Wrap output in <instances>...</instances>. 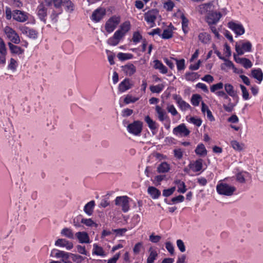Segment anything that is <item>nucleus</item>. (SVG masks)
Masks as SVG:
<instances>
[{
  "instance_id": "ddd939ff",
  "label": "nucleus",
  "mask_w": 263,
  "mask_h": 263,
  "mask_svg": "<svg viewBox=\"0 0 263 263\" xmlns=\"http://www.w3.org/2000/svg\"><path fill=\"white\" fill-rule=\"evenodd\" d=\"M106 14V10L103 8H99L95 10L92 15L91 19L95 22H99Z\"/></svg>"
},
{
  "instance_id": "3c124183",
  "label": "nucleus",
  "mask_w": 263,
  "mask_h": 263,
  "mask_svg": "<svg viewBox=\"0 0 263 263\" xmlns=\"http://www.w3.org/2000/svg\"><path fill=\"white\" fill-rule=\"evenodd\" d=\"M231 145L234 149L237 151H241L243 146L242 144H240L237 141H232L231 142Z\"/></svg>"
},
{
  "instance_id": "603ef678",
  "label": "nucleus",
  "mask_w": 263,
  "mask_h": 263,
  "mask_svg": "<svg viewBox=\"0 0 263 263\" xmlns=\"http://www.w3.org/2000/svg\"><path fill=\"white\" fill-rule=\"evenodd\" d=\"M71 259L76 263H80L84 259V258L81 255L71 253Z\"/></svg>"
},
{
  "instance_id": "bb28decb",
  "label": "nucleus",
  "mask_w": 263,
  "mask_h": 263,
  "mask_svg": "<svg viewBox=\"0 0 263 263\" xmlns=\"http://www.w3.org/2000/svg\"><path fill=\"white\" fill-rule=\"evenodd\" d=\"M195 153L200 156H205L207 155V151L203 144H198L195 150Z\"/></svg>"
},
{
  "instance_id": "338daca9",
  "label": "nucleus",
  "mask_w": 263,
  "mask_h": 263,
  "mask_svg": "<svg viewBox=\"0 0 263 263\" xmlns=\"http://www.w3.org/2000/svg\"><path fill=\"white\" fill-rule=\"evenodd\" d=\"M174 156L176 158L178 159H180L182 158L183 154L182 151L180 148L175 149L174 150Z\"/></svg>"
},
{
  "instance_id": "f3484780",
  "label": "nucleus",
  "mask_w": 263,
  "mask_h": 263,
  "mask_svg": "<svg viewBox=\"0 0 263 263\" xmlns=\"http://www.w3.org/2000/svg\"><path fill=\"white\" fill-rule=\"evenodd\" d=\"M76 237L80 243H89L90 239L88 234L86 232H78L75 234Z\"/></svg>"
},
{
  "instance_id": "7c9ffc66",
  "label": "nucleus",
  "mask_w": 263,
  "mask_h": 263,
  "mask_svg": "<svg viewBox=\"0 0 263 263\" xmlns=\"http://www.w3.org/2000/svg\"><path fill=\"white\" fill-rule=\"evenodd\" d=\"M95 205V201L93 200L90 201L88 202L84 208V212L88 215H91L93 212V209Z\"/></svg>"
},
{
  "instance_id": "6e6552de",
  "label": "nucleus",
  "mask_w": 263,
  "mask_h": 263,
  "mask_svg": "<svg viewBox=\"0 0 263 263\" xmlns=\"http://www.w3.org/2000/svg\"><path fill=\"white\" fill-rule=\"evenodd\" d=\"M235 49L238 55H242L245 52H250L251 51L252 44L249 41L243 42L241 45L236 43Z\"/></svg>"
},
{
  "instance_id": "9b49d317",
  "label": "nucleus",
  "mask_w": 263,
  "mask_h": 263,
  "mask_svg": "<svg viewBox=\"0 0 263 263\" xmlns=\"http://www.w3.org/2000/svg\"><path fill=\"white\" fill-rule=\"evenodd\" d=\"M19 29L23 34L26 35L29 38L35 39L37 37L38 33L33 29L29 28L25 26H20Z\"/></svg>"
},
{
  "instance_id": "dca6fc26",
  "label": "nucleus",
  "mask_w": 263,
  "mask_h": 263,
  "mask_svg": "<svg viewBox=\"0 0 263 263\" xmlns=\"http://www.w3.org/2000/svg\"><path fill=\"white\" fill-rule=\"evenodd\" d=\"M221 17V14L219 12H213L209 14L207 16V23L209 25L216 24Z\"/></svg>"
},
{
  "instance_id": "2f4dec72",
  "label": "nucleus",
  "mask_w": 263,
  "mask_h": 263,
  "mask_svg": "<svg viewBox=\"0 0 263 263\" xmlns=\"http://www.w3.org/2000/svg\"><path fill=\"white\" fill-rule=\"evenodd\" d=\"M93 254L101 256H104L106 255L104 251L101 247L99 246L96 243H95L93 245Z\"/></svg>"
},
{
  "instance_id": "37998d69",
  "label": "nucleus",
  "mask_w": 263,
  "mask_h": 263,
  "mask_svg": "<svg viewBox=\"0 0 263 263\" xmlns=\"http://www.w3.org/2000/svg\"><path fill=\"white\" fill-rule=\"evenodd\" d=\"M82 223L85 224L88 227L95 226L96 228L98 227V224L96 223L91 219L82 218L81 221Z\"/></svg>"
},
{
  "instance_id": "f03ea898",
  "label": "nucleus",
  "mask_w": 263,
  "mask_h": 263,
  "mask_svg": "<svg viewBox=\"0 0 263 263\" xmlns=\"http://www.w3.org/2000/svg\"><path fill=\"white\" fill-rule=\"evenodd\" d=\"M142 122L140 121H135L129 124L127 126L128 132L134 136H139L142 130Z\"/></svg>"
},
{
  "instance_id": "c9c22d12",
  "label": "nucleus",
  "mask_w": 263,
  "mask_h": 263,
  "mask_svg": "<svg viewBox=\"0 0 263 263\" xmlns=\"http://www.w3.org/2000/svg\"><path fill=\"white\" fill-rule=\"evenodd\" d=\"M175 184L178 185V192L181 193H184L186 191V187L184 182L180 180H176L175 181Z\"/></svg>"
},
{
  "instance_id": "6ab92c4d",
  "label": "nucleus",
  "mask_w": 263,
  "mask_h": 263,
  "mask_svg": "<svg viewBox=\"0 0 263 263\" xmlns=\"http://www.w3.org/2000/svg\"><path fill=\"white\" fill-rule=\"evenodd\" d=\"M155 110L157 114V117L161 122H163L168 118L165 110L160 106L157 105L155 107Z\"/></svg>"
},
{
  "instance_id": "473e14b6",
  "label": "nucleus",
  "mask_w": 263,
  "mask_h": 263,
  "mask_svg": "<svg viewBox=\"0 0 263 263\" xmlns=\"http://www.w3.org/2000/svg\"><path fill=\"white\" fill-rule=\"evenodd\" d=\"M170 170V165L165 162H162L157 167V171L160 173H166Z\"/></svg>"
},
{
  "instance_id": "20e7f679",
  "label": "nucleus",
  "mask_w": 263,
  "mask_h": 263,
  "mask_svg": "<svg viewBox=\"0 0 263 263\" xmlns=\"http://www.w3.org/2000/svg\"><path fill=\"white\" fill-rule=\"evenodd\" d=\"M129 198L126 196H118L115 200V204L121 206L123 212L126 213L129 210Z\"/></svg>"
},
{
  "instance_id": "a211bd4d",
  "label": "nucleus",
  "mask_w": 263,
  "mask_h": 263,
  "mask_svg": "<svg viewBox=\"0 0 263 263\" xmlns=\"http://www.w3.org/2000/svg\"><path fill=\"white\" fill-rule=\"evenodd\" d=\"M55 245L61 247L65 248L67 250L71 249L73 247L72 242L67 240L65 239H58L55 242Z\"/></svg>"
},
{
  "instance_id": "49530a36",
  "label": "nucleus",
  "mask_w": 263,
  "mask_h": 263,
  "mask_svg": "<svg viewBox=\"0 0 263 263\" xmlns=\"http://www.w3.org/2000/svg\"><path fill=\"white\" fill-rule=\"evenodd\" d=\"M130 24L129 22L126 21L123 23L120 26V29L124 34L130 29Z\"/></svg>"
},
{
  "instance_id": "774afa93",
  "label": "nucleus",
  "mask_w": 263,
  "mask_h": 263,
  "mask_svg": "<svg viewBox=\"0 0 263 263\" xmlns=\"http://www.w3.org/2000/svg\"><path fill=\"white\" fill-rule=\"evenodd\" d=\"M77 251L79 253H80L81 254L85 255H87V252L86 251L85 247L84 246H82L81 245H78L77 246Z\"/></svg>"
},
{
  "instance_id": "09e8293b",
  "label": "nucleus",
  "mask_w": 263,
  "mask_h": 263,
  "mask_svg": "<svg viewBox=\"0 0 263 263\" xmlns=\"http://www.w3.org/2000/svg\"><path fill=\"white\" fill-rule=\"evenodd\" d=\"M201 98L199 95H193L191 98V102L194 106H198L199 104Z\"/></svg>"
},
{
  "instance_id": "052dcab7",
  "label": "nucleus",
  "mask_w": 263,
  "mask_h": 263,
  "mask_svg": "<svg viewBox=\"0 0 263 263\" xmlns=\"http://www.w3.org/2000/svg\"><path fill=\"white\" fill-rule=\"evenodd\" d=\"M0 53L6 54L7 50L4 41L3 39H0Z\"/></svg>"
},
{
  "instance_id": "b1692460",
  "label": "nucleus",
  "mask_w": 263,
  "mask_h": 263,
  "mask_svg": "<svg viewBox=\"0 0 263 263\" xmlns=\"http://www.w3.org/2000/svg\"><path fill=\"white\" fill-rule=\"evenodd\" d=\"M251 76L256 79L259 83L263 80V72L261 69H254L251 70Z\"/></svg>"
},
{
  "instance_id": "412c9836",
  "label": "nucleus",
  "mask_w": 263,
  "mask_h": 263,
  "mask_svg": "<svg viewBox=\"0 0 263 263\" xmlns=\"http://www.w3.org/2000/svg\"><path fill=\"white\" fill-rule=\"evenodd\" d=\"M122 69L126 75L131 76L136 71V67L132 63H128L122 66Z\"/></svg>"
},
{
  "instance_id": "7ed1b4c3",
  "label": "nucleus",
  "mask_w": 263,
  "mask_h": 263,
  "mask_svg": "<svg viewBox=\"0 0 263 263\" xmlns=\"http://www.w3.org/2000/svg\"><path fill=\"white\" fill-rule=\"evenodd\" d=\"M4 31L7 36V37L12 42V43L18 44L20 43L21 40L18 34L12 28L9 26H6L5 27Z\"/></svg>"
},
{
  "instance_id": "79ce46f5",
  "label": "nucleus",
  "mask_w": 263,
  "mask_h": 263,
  "mask_svg": "<svg viewBox=\"0 0 263 263\" xmlns=\"http://www.w3.org/2000/svg\"><path fill=\"white\" fill-rule=\"evenodd\" d=\"M164 88V85L162 84L157 85L151 86L149 89L153 93H160Z\"/></svg>"
},
{
  "instance_id": "ea45409f",
  "label": "nucleus",
  "mask_w": 263,
  "mask_h": 263,
  "mask_svg": "<svg viewBox=\"0 0 263 263\" xmlns=\"http://www.w3.org/2000/svg\"><path fill=\"white\" fill-rule=\"evenodd\" d=\"M133 57V55L130 53L119 52L117 54V58L119 59V60L122 61L131 59Z\"/></svg>"
},
{
  "instance_id": "4be33fe9",
  "label": "nucleus",
  "mask_w": 263,
  "mask_h": 263,
  "mask_svg": "<svg viewBox=\"0 0 263 263\" xmlns=\"http://www.w3.org/2000/svg\"><path fill=\"white\" fill-rule=\"evenodd\" d=\"M213 6L212 3H204L200 5L197 8V10L201 14H205L209 11H210Z\"/></svg>"
},
{
  "instance_id": "393cba45",
  "label": "nucleus",
  "mask_w": 263,
  "mask_h": 263,
  "mask_svg": "<svg viewBox=\"0 0 263 263\" xmlns=\"http://www.w3.org/2000/svg\"><path fill=\"white\" fill-rule=\"evenodd\" d=\"M132 84L128 79H125L121 82L119 85V90L121 92H124L132 87Z\"/></svg>"
},
{
  "instance_id": "5701e85b",
  "label": "nucleus",
  "mask_w": 263,
  "mask_h": 263,
  "mask_svg": "<svg viewBox=\"0 0 263 263\" xmlns=\"http://www.w3.org/2000/svg\"><path fill=\"white\" fill-rule=\"evenodd\" d=\"M10 52L13 54L17 55L22 54L24 53V50L21 47L14 45L11 42L8 43Z\"/></svg>"
},
{
  "instance_id": "4d7b16f0",
  "label": "nucleus",
  "mask_w": 263,
  "mask_h": 263,
  "mask_svg": "<svg viewBox=\"0 0 263 263\" xmlns=\"http://www.w3.org/2000/svg\"><path fill=\"white\" fill-rule=\"evenodd\" d=\"M176 190L175 187H172L168 189H165L163 191V196L164 197H168L174 192Z\"/></svg>"
},
{
  "instance_id": "e433bc0d",
  "label": "nucleus",
  "mask_w": 263,
  "mask_h": 263,
  "mask_svg": "<svg viewBox=\"0 0 263 263\" xmlns=\"http://www.w3.org/2000/svg\"><path fill=\"white\" fill-rule=\"evenodd\" d=\"M61 234L69 239H73L74 235L72 231L69 228H64L61 231Z\"/></svg>"
},
{
  "instance_id": "5fc2aeb1",
  "label": "nucleus",
  "mask_w": 263,
  "mask_h": 263,
  "mask_svg": "<svg viewBox=\"0 0 263 263\" xmlns=\"http://www.w3.org/2000/svg\"><path fill=\"white\" fill-rule=\"evenodd\" d=\"M17 62L13 58H11L10 60V63L8 65V68L13 71H14L16 69Z\"/></svg>"
},
{
  "instance_id": "de8ad7c7",
  "label": "nucleus",
  "mask_w": 263,
  "mask_h": 263,
  "mask_svg": "<svg viewBox=\"0 0 263 263\" xmlns=\"http://www.w3.org/2000/svg\"><path fill=\"white\" fill-rule=\"evenodd\" d=\"M239 86L242 91L243 99L245 100H248L249 99V93L246 87L242 84H240Z\"/></svg>"
},
{
  "instance_id": "cd10ccee",
  "label": "nucleus",
  "mask_w": 263,
  "mask_h": 263,
  "mask_svg": "<svg viewBox=\"0 0 263 263\" xmlns=\"http://www.w3.org/2000/svg\"><path fill=\"white\" fill-rule=\"evenodd\" d=\"M144 120L151 130H156L158 128L156 122L151 119L149 116H146L145 117Z\"/></svg>"
},
{
  "instance_id": "9d476101",
  "label": "nucleus",
  "mask_w": 263,
  "mask_h": 263,
  "mask_svg": "<svg viewBox=\"0 0 263 263\" xmlns=\"http://www.w3.org/2000/svg\"><path fill=\"white\" fill-rule=\"evenodd\" d=\"M12 17L16 21L23 23L28 20V14L24 11L15 10L12 12Z\"/></svg>"
},
{
  "instance_id": "58836bf2",
  "label": "nucleus",
  "mask_w": 263,
  "mask_h": 263,
  "mask_svg": "<svg viewBox=\"0 0 263 263\" xmlns=\"http://www.w3.org/2000/svg\"><path fill=\"white\" fill-rule=\"evenodd\" d=\"M149 251L150 254L147 259L146 262L147 263H153L156 259L158 254L156 251L153 250L151 249H150Z\"/></svg>"
},
{
  "instance_id": "f257e3e1",
  "label": "nucleus",
  "mask_w": 263,
  "mask_h": 263,
  "mask_svg": "<svg viewBox=\"0 0 263 263\" xmlns=\"http://www.w3.org/2000/svg\"><path fill=\"white\" fill-rule=\"evenodd\" d=\"M236 190L235 186L226 183H220L216 186V191L221 195L231 196L233 195Z\"/></svg>"
},
{
  "instance_id": "c03bdc74",
  "label": "nucleus",
  "mask_w": 263,
  "mask_h": 263,
  "mask_svg": "<svg viewBox=\"0 0 263 263\" xmlns=\"http://www.w3.org/2000/svg\"><path fill=\"white\" fill-rule=\"evenodd\" d=\"M172 59L176 62L178 70H181L184 69L185 60L184 59H181L180 60H178L175 58H173Z\"/></svg>"
},
{
  "instance_id": "0e129e2a",
  "label": "nucleus",
  "mask_w": 263,
  "mask_h": 263,
  "mask_svg": "<svg viewBox=\"0 0 263 263\" xmlns=\"http://www.w3.org/2000/svg\"><path fill=\"white\" fill-rule=\"evenodd\" d=\"M174 7V4L171 1H168L164 3V7L168 11H171Z\"/></svg>"
},
{
  "instance_id": "680f3d73",
  "label": "nucleus",
  "mask_w": 263,
  "mask_h": 263,
  "mask_svg": "<svg viewBox=\"0 0 263 263\" xmlns=\"http://www.w3.org/2000/svg\"><path fill=\"white\" fill-rule=\"evenodd\" d=\"M241 65H242L243 66L247 69L251 68L252 66V63L251 61L249 59L245 58L243 60Z\"/></svg>"
},
{
  "instance_id": "69168bd1",
  "label": "nucleus",
  "mask_w": 263,
  "mask_h": 263,
  "mask_svg": "<svg viewBox=\"0 0 263 263\" xmlns=\"http://www.w3.org/2000/svg\"><path fill=\"white\" fill-rule=\"evenodd\" d=\"M167 110L168 112L171 113L173 116H176L178 114V112L173 105L167 106Z\"/></svg>"
},
{
  "instance_id": "f8f14e48",
  "label": "nucleus",
  "mask_w": 263,
  "mask_h": 263,
  "mask_svg": "<svg viewBox=\"0 0 263 263\" xmlns=\"http://www.w3.org/2000/svg\"><path fill=\"white\" fill-rule=\"evenodd\" d=\"M54 256L57 258H61L62 261L64 263H72L69 259L71 258V253L63 251L56 250Z\"/></svg>"
},
{
  "instance_id": "2eb2a0df",
  "label": "nucleus",
  "mask_w": 263,
  "mask_h": 263,
  "mask_svg": "<svg viewBox=\"0 0 263 263\" xmlns=\"http://www.w3.org/2000/svg\"><path fill=\"white\" fill-rule=\"evenodd\" d=\"M37 14L40 19L44 23H46L45 17L47 14V8L43 4H40L37 8Z\"/></svg>"
},
{
  "instance_id": "a19ab883",
  "label": "nucleus",
  "mask_w": 263,
  "mask_h": 263,
  "mask_svg": "<svg viewBox=\"0 0 263 263\" xmlns=\"http://www.w3.org/2000/svg\"><path fill=\"white\" fill-rule=\"evenodd\" d=\"M161 36L163 39H169L172 38L173 36L172 30L170 28L164 29Z\"/></svg>"
},
{
  "instance_id": "0eeeda50",
  "label": "nucleus",
  "mask_w": 263,
  "mask_h": 263,
  "mask_svg": "<svg viewBox=\"0 0 263 263\" xmlns=\"http://www.w3.org/2000/svg\"><path fill=\"white\" fill-rule=\"evenodd\" d=\"M173 133L177 136L186 137L189 135L190 131L184 123H182L175 127L173 129Z\"/></svg>"
},
{
  "instance_id": "864d4df0",
  "label": "nucleus",
  "mask_w": 263,
  "mask_h": 263,
  "mask_svg": "<svg viewBox=\"0 0 263 263\" xmlns=\"http://www.w3.org/2000/svg\"><path fill=\"white\" fill-rule=\"evenodd\" d=\"M142 39V36L141 35V34L138 32H135L133 33V41L134 43H138Z\"/></svg>"
},
{
  "instance_id": "6e6d98bb",
  "label": "nucleus",
  "mask_w": 263,
  "mask_h": 263,
  "mask_svg": "<svg viewBox=\"0 0 263 263\" xmlns=\"http://www.w3.org/2000/svg\"><path fill=\"white\" fill-rule=\"evenodd\" d=\"M223 84L222 82H219L217 84L213 85L211 87V91L213 92H215L216 90L221 89L223 88Z\"/></svg>"
},
{
  "instance_id": "c756f323",
  "label": "nucleus",
  "mask_w": 263,
  "mask_h": 263,
  "mask_svg": "<svg viewBox=\"0 0 263 263\" xmlns=\"http://www.w3.org/2000/svg\"><path fill=\"white\" fill-rule=\"evenodd\" d=\"M148 193L154 199L158 198L160 195V192L159 190L153 186H149L147 190Z\"/></svg>"
},
{
  "instance_id": "13d9d810",
  "label": "nucleus",
  "mask_w": 263,
  "mask_h": 263,
  "mask_svg": "<svg viewBox=\"0 0 263 263\" xmlns=\"http://www.w3.org/2000/svg\"><path fill=\"white\" fill-rule=\"evenodd\" d=\"M124 35V32H122L121 30H118L115 32L113 36L120 42Z\"/></svg>"
},
{
  "instance_id": "c85d7f7f",
  "label": "nucleus",
  "mask_w": 263,
  "mask_h": 263,
  "mask_svg": "<svg viewBox=\"0 0 263 263\" xmlns=\"http://www.w3.org/2000/svg\"><path fill=\"white\" fill-rule=\"evenodd\" d=\"M154 68L159 69L162 73H166L167 72V68L159 60H156L154 61Z\"/></svg>"
},
{
  "instance_id": "8fccbe9b",
  "label": "nucleus",
  "mask_w": 263,
  "mask_h": 263,
  "mask_svg": "<svg viewBox=\"0 0 263 263\" xmlns=\"http://www.w3.org/2000/svg\"><path fill=\"white\" fill-rule=\"evenodd\" d=\"M139 100L138 98L133 97L132 96L127 95L124 99V102L125 104H129L130 103H134Z\"/></svg>"
},
{
  "instance_id": "f704fd0d",
  "label": "nucleus",
  "mask_w": 263,
  "mask_h": 263,
  "mask_svg": "<svg viewBox=\"0 0 263 263\" xmlns=\"http://www.w3.org/2000/svg\"><path fill=\"white\" fill-rule=\"evenodd\" d=\"M177 102L182 111H185L190 108L189 104L183 101L181 98H179L177 99Z\"/></svg>"
},
{
  "instance_id": "1a4fd4ad",
  "label": "nucleus",
  "mask_w": 263,
  "mask_h": 263,
  "mask_svg": "<svg viewBox=\"0 0 263 263\" xmlns=\"http://www.w3.org/2000/svg\"><path fill=\"white\" fill-rule=\"evenodd\" d=\"M158 16L159 13L157 10H152L144 14V19L148 23L152 24L151 27H154L155 25V22Z\"/></svg>"
},
{
  "instance_id": "4468645a",
  "label": "nucleus",
  "mask_w": 263,
  "mask_h": 263,
  "mask_svg": "<svg viewBox=\"0 0 263 263\" xmlns=\"http://www.w3.org/2000/svg\"><path fill=\"white\" fill-rule=\"evenodd\" d=\"M229 27L234 31L237 35H242L245 33V28L240 24H237L233 22H230L228 23Z\"/></svg>"
},
{
  "instance_id": "72a5a7b5",
  "label": "nucleus",
  "mask_w": 263,
  "mask_h": 263,
  "mask_svg": "<svg viewBox=\"0 0 263 263\" xmlns=\"http://www.w3.org/2000/svg\"><path fill=\"white\" fill-rule=\"evenodd\" d=\"M198 39L202 43L207 44L210 42V36L206 32H201L199 34Z\"/></svg>"
},
{
  "instance_id": "4c0bfd02",
  "label": "nucleus",
  "mask_w": 263,
  "mask_h": 263,
  "mask_svg": "<svg viewBox=\"0 0 263 263\" xmlns=\"http://www.w3.org/2000/svg\"><path fill=\"white\" fill-rule=\"evenodd\" d=\"M199 75L194 72H187L185 75V79L187 81H193L199 78Z\"/></svg>"
},
{
  "instance_id": "a18cd8bd",
  "label": "nucleus",
  "mask_w": 263,
  "mask_h": 263,
  "mask_svg": "<svg viewBox=\"0 0 263 263\" xmlns=\"http://www.w3.org/2000/svg\"><path fill=\"white\" fill-rule=\"evenodd\" d=\"M182 28L183 32L186 33L188 32V20L183 15H181Z\"/></svg>"
},
{
  "instance_id": "aec40b11",
  "label": "nucleus",
  "mask_w": 263,
  "mask_h": 263,
  "mask_svg": "<svg viewBox=\"0 0 263 263\" xmlns=\"http://www.w3.org/2000/svg\"><path fill=\"white\" fill-rule=\"evenodd\" d=\"M203 160L199 159L196 160L194 162L189 164L190 168L194 172H199L201 170L202 168Z\"/></svg>"
},
{
  "instance_id": "a878e982",
  "label": "nucleus",
  "mask_w": 263,
  "mask_h": 263,
  "mask_svg": "<svg viewBox=\"0 0 263 263\" xmlns=\"http://www.w3.org/2000/svg\"><path fill=\"white\" fill-rule=\"evenodd\" d=\"M224 86L226 93L230 96L233 98L237 97V91L235 90L232 85L229 83H226L224 84Z\"/></svg>"
},
{
  "instance_id": "e2e57ef3",
  "label": "nucleus",
  "mask_w": 263,
  "mask_h": 263,
  "mask_svg": "<svg viewBox=\"0 0 263 263\" xmlns=\"http://www.w3.org/2000/svg\"><path fill=\"white\" fill-rule=\"evenodd\" d=\"M177 246L181 252H184L185 251V247L182 240L178 239L177 240Z\"/></svg>"
},
{
  "instance_id": "423d86ee",
  "label": "nucleus",
  "mask_w": 263,
  "mask_h": 263,
  "mask_svg": "<svg viewBox=\"0 0 263 263\" xmlns=\"http://www.w3.org/2000/svg\"><path fill=\"white\" fill-rule=\"evenodd\" d=\"M120 22V17L114 16L110 17L106 23L105 30L108 33L112 32Z\"/></svg>"
},
{
  "instance_id": "39448f33",
  "label": "nucleus",
  "mask_w": 263,
  "mask_h": 263,
  "mask_svg": "<svg viewBox=\"0 0 263 263\" xmlns=\"http://www.w3.org/2000/svg\"><path fill=\"white\" fill-rule=\"evenodd\" d=\"M52 3L56 8H59L61 6L65 7L68 12H71L74 9V5L70 0H51Z\"/></svg>"
},
{
  "instance_id": "bf43d9fd",
  "label": "nucleus",
  "mask_w": 263,
  "mask_h": 263,
  "mask_svg": "<svg viewBox=\"0 0 263 263\" xmlns=\"http://www.w3.org/2000/svg\"><path fill=\"white\" fill-rule=\"evenodd\" d=\"M190 121L198 127L200 126L202 124L201 119L200 118H196L195 117H191L190 119Z\"/></svg>"
}]
</instances>
